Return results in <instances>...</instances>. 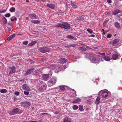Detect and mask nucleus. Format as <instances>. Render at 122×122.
I'll list each match as a JSON object with an SVG mask.
<instances>
[{
  "instance_id": "nucleus-29",
  "label": "nucleus",
  "mask_w": 122,
  "mask_h": 122,
  "mask_svg": "<svg viewBox=\"0 0 122 122\" xmlns=\"http://www.w3.org/2000/svg\"><path fill=\"white\" fill-rule=\"evenodd\" d=\"M7 92L6 90L5 89H1L0 90V92L2 93H5Z\"/></svg>"
},
{
  "instance_id": "nucleus-54",
  "label": "nucleus",
  "mask_w": 122,
  "mask_h": 122,
  "mask_svg": "<svg viewBox=\"0 0 122 122\" xmlns=\"http://www.w3.org/2000/svg\"><path fill=\"white\" fill-rule=\"evenodd\" d=\"M28 122H37V121H28Z\"/></svg>"
},
{
  "instance_id": "nucleus-55",
  "label": "nucleus",
  "mask_w": 122,
  "mask_h": 122,
  "mask_svg": "<svg viewBox=\"0 0 122 122\" xmlns=\"http://www.w3.org/2000/svg\"><path fill=\"white\" fill-rule=\"evenodd\" d=\"M99 78H98L97 79H93V81H94V80H99Z\"/></svg>"
},
{
  "instance_id": "nucleus-39",
  "label": "nucleus",
  "mask_w": 122,
  "mask_h": 122,
  "mask_svg": "<svg viewBox=\"0 0 122 122\" xmlns=\"http://www.w3.org/2000/svg\"><path fill=\"white\" fill-rule=\"evenodd\" d=\"M3 20L4 21V23L6 24L7 22V20L6 19L5 17L3 18Z\"/></svg>"
},
{
  "instance_id": "nucleus-11",
  "label": "nucleus",
  "mask_w": 122,
  "mask_h": 122,
  "mask_svg": "<svg viewBox=\"0 0 122 122\" xmlns=\"http://www.w3.org/2000/svg\"><path fill=\"white\" fill-rule=\"evenodd\" d=\"M70 25L66 22H63V28L66 29H70Z\"/></svg>"
},
{
  "instance_id": "nucleus-64",
  "label": "nucleus",
  "mask_w": 122,
  "mask_h": 122,
  "mask_svg": "<svg viewBox=\"0 0 122 122\" xmlns=\"http://www.w3.org/2000/svg\"><path fill=\"white\" fill-rule=\"evenodd\" d=\"M22 122H27L26 121H22Z\"/></svg>"
},
{
  "instance_id": "nucleus-13",
  "label": "nucleus",
  "mask_w": 122,
  "mask_h": 122,
  "mask_svg": "<svg viewBox=\"0 0 122 122\" xmlns=\"http://www.w3.org/2000/svg\"><path fill=\"white\" fill-rule=\"evenodd\" d=\"M102 60L104 59L105 61H108L111 60V58L108 56H104L102 57Z\"/></svg>"
},
{
  "instance_id": "nucleus-9",
  "label": "nucleus",
  "mask_w": 122,
  "mask_h": 122,
  "mask_svg": "<svg viewBox=\"0 0 122 122\" xmlns=\"http://www.w3.org/2000/svg\"><path fill=\"white\" fill-rule=\"evenodd\" d=\"M66 38L72 41H76L77 39V38L76 37L73 36L71 35H69L67 36Z\"/></svg>"
},
{
  "instance_id": "nucleus-36",
  "label": "nucleus",
  "mask_w": 122,
  "mask_h": 122,
  "mask_svg": "<svg viewBox=\"0 0 122 122\" xmlns=\"http://www.w3.org/2000/svg\"><path fill=\"white\" fill-rule=\"evenodd\" d=\"M15 10V8L14 7L11 8L10 10V11L11 12H14Z\"/></svg>"
},
{
  "instance_id": "nucleus-35",
  "label": "nucleus",
  "mask_w": 122,
  "mask_h": 122,
  "mask_svg": "<svg viewBox=\"0 0 122 122\" xmlns=\"http://www.w3.org/2000/svg\"><path fill=\"white\" fill-rule=\"evenodd\" d=\"M79 110L81 111H84L83 107L81 105H79Z\"/></svg>"
},
{
  "instance_id": "nucleus-56",
  "label": "nucleus",
  "mask_w": 122,
  "mask_h": 122,
  "mask_svg": "<svg viewBox=\"0 0 122 122\" xmlns=\"http://www.w3.org/2000/svg\"><path fill=\"white\" fill-rule=\"evenodd\" d=\"M41 114L42 115H43L45 114H47V113H41Z\"/></svg>"
},
{
  "instance_id": "nucleus-34",
  "label": "nucleus",
  "mask_w": 122,
  "mask_h": 122,
  "mask_svg": "<svg viewBox=\"0 0 122 122\" xmlns=\"http://www.w3.org/2000/svg\"><path fill=\"white\" fill-rule=\"evenodd\" d=\"M31 21V22L35 24H36L40 22V21L38 20H33Z\"/></svg>"
},
{
  "instance_id": "nucleus-42",
  "label": "nucleus",
  "mask_w": 122,
  "mask_h": 122,
  "mask_svg": "<svg viewBox=\"0 0 122 122\" xmlns=\"http://www.w3.org/2000/svg\"><path fill=\"white\" fill-rule=\"evenodd\" d=\"M28 43V41H24L23 42V44L24 45H27Z\"/></svg>"
},
{
  "instance_id": "nucleus-59",
  "label": "nucleus",
  "mask_w": 122,
  "mask_h": 122,
  "mask_svg": "<svg viewBox=\"0 0 122 122\" xmlns=\"http://www.w3.org/2000/svg\"><path fill=\"white\" fill-rule=\"evenodd\" d=\"M102 34L103 35H105V33L104 32H103L102 33Z\"/></svg>"
},
{
  "instance_id": "nucleus-49",
  "label": "nucleus",
  "mask_w": 122,
  "mask_h": 122,
  "mask_svg": "<svg viewBox=\"0 0 122 122\" xmlns=\"http://www.w3.org/2000/svg\"><path fill=\"white\" fill-rule=\"evenodd\" d=\"M6 11L5 10H0V13H4Z\"/></svg>"
},
{
  "instance_id": "nucleus-51",
  "label": "nucleus",
  "mask_w": 122,
  "mask_h": 122,
  "mask_svg": "<svg viewBox=\"0 0 122 122\" xmlns=\"http://www.w3.org/2000/svg\"><path fill=\"white\" fill-rule=\"evenodd\" d=\"M90 37H95V35H90Z\"/></svg>"
},
{
  "instance_id": "nucleus-25",
  "label": "nucleus",
  "mask_w": 122,
  "mask_h": 122,
  "mask_svg": "<svg viewBox=\"0 0 122 122\" xmlns=\"http://www.w3.org/2000/svg\"><path fill=\"white\" fill-rule=\"evenodd\" d=\"M60 61H61L60 63H65L67 61V60L64 58H61L60 59Z\"/></svg>"
},
{
  "instance_id": "nucleus-6",
  "label": "nucleus",
  "mask_w": 122,
  "mask_h": 122,
  "mask_svg": "<svg viewBox=\"0 0 122 122\" xmlns=\"http://www.w3.org/2000/svg\"><path fill=\"white\" fill-rule=\"evenodd\" d=\"M39 50L40 52L43 53L47 52L49 51V50L48 48L44 47L40 48Z\"/></svg>"
},
{
  "instance_id": "nucleus-41",
  "label": "nucleus",
  "mask_w": 122,
  "mask_h": 122,
  "mask_svg": "<svg viewBox=\"0 0 122 122\" xmlns=\"http://www.w3.org/2000/svg\"><path fill=\"white\" fill-rule=\"evenodd\" d=\"M10 16V14L9 13H8L5 15V16L7 17H9Z\"/></svg>"
},
{
  "instance_id": "nucleus-46",
  "label": "nucleus",
  "mask_w": 122,
  "mask_h": 122,
  "mask_svg": "<svg viewBox=\"0 0 122 122\" xmlns=\"http://www.w3.org/2000/svg\"><path fill=\"white\" fill-rule=\"evenodd\" d=\"M119 2H117L115 3V5L116 6H118L119 5H119Z\"/></svg>"
},
{
  "instance_id": "nucleus-53",
  "label": "nucleus",
  "mask_w": 122,
  "mask_h": 122,
  "mask_svg": "<svg viewBox=\"0 0 122 122\" xmlns=\"http://www.w3.org/2000/svg\"><path fill=\"white\" fill-rule=\"evenodd\" d=\"M8 30L9 31H10L11 30V29H10V28H8Z\"/></svg>"
},
{
  "instance_id": "nucleus-43",
  "label": "nucleus",
  "mask_w": 122,
  "mask_h": 122,
  "mask_svg": "<svg viewBox=\"0 0 122 122\" xmlns=\"http://www.w3.org/2000/svg\"><path fill=\"white\" fill-rule=\"evenodd\" d=\"M112 36V35L111 34H108L107 36V37L108 38H110Z\"/></svg>"
},
{
  "instance_id": "nucleus-27",
  "label": "nucleus",
  "mask_w": 122,
  "mask_h": 122,
  "mask_svg": "<svg viewBox=\"0 0 122 122\" xmlns=\"http://www.w3.org/2000/svg\"><path fill=\"white\" fill-rule=\"evenodd\" d=\"M63 22L60 23L56 25V26L60 28H63Z\"/></svg>"
},
{
  "instance_id": "nucleus-30",
  "label": "nucleus",
  "mask_w": 122,
  "mask_h": 122,
  "mask_svg": "<svg viewBox=\"0 0 122 122\" xmlns=\"http://www.w3.org/2000/svg\"><path fill=\"white\" fill-rule=\"evenodd\" d=\"M36 43V41H32L29 45V46H31L34 45Z\"/></svg>"
},
{
  "instance_id": "nucleus-50",
  "label": "nucleus",
  "mask_w": 122,
  "mask_h": 122,
  "mask_svg": "<svg viewBox=\"0 0 122 122\" xmlns=\"http://www.w3.org/2000/svg\"><path fill=\"white\" fill-rule=\"evenodd\" d=\"M107 2L109 3H111V0H107Z\"/></svg>"
},
{
  "instance_id": "nucleus-57",
  "label": "nucleus",
  "mask_w": 122,
  "mask_h": 122,
  "mask_svg": "<svg viewBox=\"0 0 122 122\" xmlns=\"http://www.w3.org/2000/svg\"><path fill=\"white\" fill-rule=\"evenodd\" d=\"M94 49H98V48L97 47H94Z\"/></svg>"
},
{
  "instance_id": "nucleus-18",
  "label": "nucleus",
  "mask_w": 122,
  "mask_h": 122,
  "mask_svg": "<svg viewBox=\"0 0 122 122\" xmlns=\"http://www.w3.org/2000/svg\"><path fill=\"white\" fill-rule=\"evenodd\" d=\"M35 75L36 76H40L41 75V71L38 70H36L35 71Z\"/></svg>"
},
{
  "instance_id": "nucleus-38",
  "label": "nucleus",
  "mask_w": 122,
  "mask_h": 122,
  "mask_svg": "<svg viewBox=\"0 0 122 122\" xmlns=\"http://www.w3.org/2000/svg\"><path fill=\"white\" fill-rule=\"evenodd\" d=\"M86 30L89 33H90V34H92L93 33V32L91 30V29L89 28L87 29Z\"/></svg>"
},
{
  "instance_id": "nucleus-24",
  "label": "nucleus",
  "mask_w": 122,
  "mask_h": 122,
  "mask_svg": "<svg viewBox=\"0 0 122 122\" xmlns=\"http://www.w3.org/2000/svg\"><path fill=\"white\" fill-rule=\"evenodd\" d=\"M15 36V35L14 34L11 35L7 38V40L9 41H10Z\"/></svg>"
},
{
  "instance_id": "nucleus-21",
  "label": "nucleus",
  "mask_w": 122,
  "mask_h": 122,
  "mask_svg": "<svg viewBox=\"0 0 122 122\" xmlns=\"http://www.w3.org/2000/svg\"><path fill=\"white\" fill-rule=\"evenodd\" d=\"M47 6L48 7L53 9H54L55 8V6L53 4H47Z\"/></svg>"
},
{
  "instance_id": "nucleus-15",
  "label": "nucleus",
  "mask_w": 122,
  "mask_h": 122,
  "mask_svg": "<svg viewBox=\"0 0 122 122\" xmlns=\"http://www.w3.org/2000/svg\"><path fill=\"white\" fill-rule=\"evenodd\" d=\"M66 67L65 66H63V67H61V66H59V67H58L56 68L57 70V72H59L61 70H64L66 68Z\"/></svg>"
},
{
  "instance_id": "nucleus-47",
  "label": "nucleus",
  "mask_w": 122,
  "mask_h": 122,
  "mask_svg": "<svg viewBox=\"0 0 122 122\" xmlns=\"http://www.w3.org/2000/svg\"><path fill=\"white\" fill-rule=\"evenodd\" d=\"M71 5L74 8H75L77 7L76 5H75L73 4H72Z\"/></svg>"
},
{
  "instance_id": "nucleus-32",
  "label": "nucleus",
  "mask_w": 122,
  "mask_h": 122,
  "mask_svg": "<svg viewBox=\"0 0 122 122\" xmlns=\"http://www.w3.org/2000/svg\"><path fill=\"white\" fill-rule=\"evenodd\" d=\"M78 49L82 51H85L86 50V48L82 47H80Z\"/></svg>"
},
{
  "instance_id": "nucleus-19",
  "label": "nucleus",
  "mask_w": 122,
  "mask_h": 122,
  "mask_svg": "<svg viewBox=\"0 0 122 122\" xmlns=\"http://www.w3.org/2000/svg\"><path fill=\"white\" fill-rule=\"evenodd\" d=\"M121 12L120 10L118 9H117L112 12L113 15H116Z\"/></svg>"
},
{
  "instance_id": "nucleus-23",
  "label": "nucleus",
  "mask_w": 122,
  "mask_h": 122,
  "mask_svg": "<svg viewBox=\"0 0 122 122\" xmlns=\"http://www.w3.org/2000/svg\"><path fill=\"white\" fill-rule=\"evenodd\" d=\"M100 96H98L97 98L96 101L95 102V103L97 105H98L99 104L100 102Z\"/></svg>"
},
{
  "instance_id": "nucleus-37",
  "label": "nucleus",
  "mask_w": 122,
  "mask_h": 122,
  "mask_svg": "<svg viewBox=\"0 0 122 122\" xmlns=\"http://www.w3.org/2000/svg\"><path fill=\"white\" fill-rule=\"evenodd\" d=\"M115 26L117 28H119L120 27L119 24V23L117 22H115Z\"/></svg>"
},
{
  "instance_id": "nucleus-26",
  "label": "nucleus",
  "mask_w": 122,
  "mask_h": 122,
  "mask_svg": "<svg viewBox=\"0 0 122 122\" xmlns=\"http://www.w3.org/2000/svg\"><path fill=\"white\" fill-rule=\"evenodd\" d=\"M81 100L79 98H77L75 99L73 102V103H79L81 102Z\"/></svg>"
},
{
  "instance_id": "nucleus-31",
  "label": "nucleus",
  "mask_w": 122,
  "mask_h": 122,
  "mask_svg": "<svg viewBox=\"0 0 122 122\" xmlns=\"http://www.w3.org/2000/svg\"><path fill=\"white\" fill-rule=\"evenodd\" d=\"M76 45L75 44H71L70 45H69V46H67L65 47H75L76 46Z\"/></svg>"
},
{
  "instance_id": "nucleus-4",
  "label": "nucleus",
  "mask_w": 122,
  "mask_h": 122,
  "mask_svg": "<svg viewBox=\"0 0 122 122\" xmlns=\"http://www.w3.org/2000/svg\"><path fill=\"white\" fill-rule=\"evenodd\" d=\"M56 78L55 77H53L51 79L50 82H49L48 83V86H51L55 84L56 82Z\"/></svg>"
},
{
  "instance_id": "nucleus-58",
  "label": "nucleus",
  "mask_w": 122,
  "mask_h": 122,
  "mask_svg": "<svg viewBox=\"0 0 122 122\" xmlns=\"http://www.w3.org/2000/svg\"><path fill=\"white\" fill-rule=\"evenodd\" d=\"M25 19L27 20H28L29 19V18L28 17H26L25 18Z\"/></svg>"
},
{
  "instance_id": "nucleus-2",
  "label": "nucleus",
  "mask_w": 122,
  "mask_h": 122,
  "mask_svg": "<svg viewBox=\"0 0 122 122\" xmlns=\"http://www.w3.org/2000/svg\"><path fill=\"white\" fill-rule=\"evenodd\" d=\"M100 95L102 100L106 99L108 95L107 91L106 90H101L99 92Z\"/></svg>"
},
{
  "instance_id": "nucleus-22",
  "label": "nucleus",
  "mask_w": 122,
  "mask_h": 122,
  "mask_svg": "<svg viewBox=\"0 0 122 122\" xmlns=\"http://www.w3.org/2000/svg\"><path fill=\"white\" fill-rule=\"evenodd\" d=\"M119 39L117 38L115 39L112 41V43L114 45H115L119 41Z\"/></svg>"
},
{
  "instance_id": "nucleus-5",
  "label": "nucleus",
  "mask_w": 122,
  "mask_h": 122,
  "mask_svg": "<svg viewBox=\"0 0 122 122\" xmlns=\"http://www.w3.org/2000/svg\"><path fill=\"white\" fill-rule=\"evenodd\" d=\"M66 88L65 85H61L56 87V89L58 91V92H62L65 90Z\"/></svg>"
},
{
  "instance_id": "nucleus-33",
  "label": "nucleus",
  "mask_w": 122,
  "mask_h": 122,
  "mask_svg": "<svg viewBox=\"0 0 122 122\" xmlns=\"http://www.w3.org/2000/svg\"><path fill=\"white\" fill-rule=\"evenodd\" d=\"M72 108L74 110H76L78 108V106L76 105H74L72 107Z\"/></svg>"
},
{
  "instance_id": "nucleus-62",
  "label": "nucleus",
  "mask_w": 122,
  "mask_h": 122,
  "mask_svg": "<svg viewBox=\"0 0 122 122\" xmlns=\"http://www.w3.org/2000/svg\"><path fill=\"white\" fill-rule=\"evenodd\" d=\"M58 113V112H55V114H57Z\"/></svg>"
},
{
  "instance_id": "nucleus-48",
  "label": "nucleus",
  "mask_w": 122,
  "mask_h": 122,
  "mask_svg": "<svg viewBox=\"0 0 122 122\" xmlns=\"http://www.w3.org/2000/svg\"><path fill=\"white\" fill-rule=\"evenodd\" d=\"M73 92L74 93V95L75 96L76 94V92L74 90H73Z\"/></svg>"
},
{
  "instance_id": "nucleus-12",
  "label": "nucleus",
  "mask_w": 122,
  "mask_h": 122,
  "mask_svg": "<svg viewBox=\"0 0 122 122\" xmlns=\"http://www.w3.org/2000/svg\"><path fill=\"white\" fill-rule=\"evenodd\" d=\"M34 70L35 68H33L29 69L28 70L26 71V72L25 74V75H29Z\"/></svg>"
},
{
  "instance_id": "nucleus-63",
  "label": "nucleus",
  "mask_w": 122,
  "mask_h": 122,
  "mask_svg": "<svg viewBox=\"0 0 122 122\" xmlns=\"http://www.w3.org/2000/svg\"><path fill=\"white\" fill-rule=\"evenodd\" d=\"M26 1L27 2H29V0H26Z\"/></svg>"
},
{
  "instance_id": "nucleus-20",
  "label": "nucleus",
  "mask_w": 122,
  "mask_h": 122,
  "mask_svg": "<svg viewBox=\"0 0 122 122\" xmlns=\"http://www.w3.org/2000/svg\"><path fill=\"white\" fill-rule=\"evenodd\" d=\"M49 76L48 74H44L43 76V78L44 81H46L49 78Z\"/></svg>"
},
{
  "instance_id": "nucleus-14",
  "label": "nucleus",
  "mask_w": 122,
  "mask_h": 122,
  "mask_svg": "<svg viewBox=\"0 0 122 122\" xmlns=\"http://www.w3.org/2000/svg\"><path fill=\"white\" fill-rule=\"evenodd\" d=\"M20 104L23 106H29L30 105V104L29 102H22Z\"/></svg>"
},
{
  "instance_id": "nucleus-40",
  "label": "nucleus",
  "mask_w": 122,
  "mask_h": 122,
  "mask_svg": "<svg viewBox=\"0 0 122 122\" xmlns=\"http://www.w3.org/2000/svg\"><path fill=\"white\" fill-rule=\"evenodd\" d=\"M24 93L26 95H28L29 93V92L26 91H24Z\"/></svg>"
},
{
  "instance_id": "nucleus-44",
  "label": "nucleus",
  "mask_w": 122,
  "mask_h": 122,
  "mask_svg": "<svg viewBox=\"0 0 122 122\" xmlns=\"http://www.w3.org/2000/svg\"><path fill=\"white\" fill-rule=\"evenodd\" d=\"M15 94L16 96H18L19 94V93L18 92H15Z\"/></svg>"
},
{
  "instance_id": "nucleus-45",
  "label": "nucleus",
  "mask_w": 122,
  "mask_h": 122,
  "mask_svg": "<svg viewBox=\"0 0 122 122\" xmlns=\"http://www.w3.org/2000/svg\"><path fill=\"white\" fill-rule=\"evenodd\" d=\"M98 53L99 54L101 55L102 56H105V54L104 53H100L99 52Z\"/></svg>"
},
{
  "instance_id": "nucleus-16",
  "label": "nucleus",
  "mask_w": 122,
  "mask_h": 122,
  "mask_svg": "<svg viewBox=\"0 0 122 122\" xmlns=\"http://www.w3.org/2000/svg\"><path fill=\"white\" fill-rule=\"evenodd\" d=\"M29 16L32 19H37L38 18V17L35 14H31L29 15Z\"/></svg>"
},
{
  "instance_id": "nucleus-17",
  "label": "nucleus",
  "mask_w": 122,
  "mask_h": 122,
  "mask_svg": "<svg viewBox=\"0 0 122 122\" xmlns=\"http://www.w3.org/2000/svg\"><path fill=\"white\" fill-rule=\"evenodd\" d=\"M18 111H19V110L18 109V108H14L13 109L12 112L13 113H16V112H18ZM11 112H10V113L9 114L10 115H12L14 114V113H11Z\"/></svg>"
},
{
  "instance_id": "nucleus-52",
  "label": "nucleus",
  "mask_w": 122,
  "mask_h": 122,
  "mask_svg": "<svg viewBox=\"0 0 122 122\" xmlns=\"http://www.w3.org/2000/svg\"><path fill=\"white\" fill-rule=\"evenodd\" d=\"M52 71H50V72L49 73V75H52Z\"/></svg>"
},
{
  "instance_id": "nucleus-10",
  "label": "nucleus",
  "mask_w": 122,
  "mask_h": 122,
  "mask_svg": "<svg viewBox=\"0 0 122 122\" xmlns=\"http://www.w3.org/2000/svg\"><path fill=\"white\" fill-rule=\"evenodd\" d=\"M22 89L25 90L30 91V89L28 86L26 84H24L22 86Z\"/></svg>"
},
{
  "instance_id": "nucleus-7",
  "label": "nucleus",
  "mask_w": 122,
  "mask_h": 122,
  "mask_svg": "<svg viewBox=\"0 0 122 122\" xmlns=\"http://www.w3.org/2000/svg\"><path fill=\"white\" fill-rule=\"evenodd\" d=\"M10 70L9 73V75L13 74L15 72L16 67L15 66H14L12 67H10Z\"/></svg>"
},
{
  "instance_id": "nucleus-61",
  "label": "nucleus",
  "mask_w": 122,
  "mask_h": 122,
  "mask_svg": "<svg viewBox=\"0 0 122 122\" xmlns=\"http://www.w3.org/2000/svg\"><path fill=\"white\" fill-rule=\"evenodd\" d=\"M14 20H15V21H16V20H17V18H16V17H15V18H14Z\"/></svg>"
},
{
  "instance_id": "nucleus-28",
  "label": "nucleus",
  "mask_w": 122,
  "mask_h": 122,
  "mask_svg": "<svg viewBox=\"0 0 122 122\" xmlns=\"http://www.w3.org/2000/svg\"><path fill=\"white\" fill-rule=\"evenodd\" d=\"M84 18V16L83 15L77 18V19L79 20H83Z\"/></svg>"
},
{
  "instance_id": "nucleus-8",
  "label": "nucleus",
  "mask_w": 122,
  "mask_h": 122,
  "mask_svg": "<svg viewBox=\"0 0 122 122\" xmlns=\"http://www.w3.org/2000/svg\"><path fill=\"white\" fill-rule=\"evenodd\" d=\"M119 56V54L117 53H116L112 55V57L113 60H116L117 59Z\"/></svg>"
},
{
  "instance_id": "nucleus-60",
  "label": "nucleus",
  "mask_w": 122,
  "mask_h": 122,
  "mask_svg": "<svg viewBox=\"0 0 122 122\" xmlns=\"http://www.w3.org/2000/svg\"><path fill=\"white\" fill-rule=\"evenodd\" d=\"M11 21H14V20L13 19H11Z\"/></svg>"
},
{
  "instance_id": "nucleus-1",
  "label": "nucleus",
  "mask_w": 122,
  "mask_h": 122,
  "mask_svg": "<svg viewBox=\"0 0 122 122\" xmlns=\"http://www.w3.org/2000/svg\"><path fill=\"white\" fill-rule=\"evenodd\" d=\"M87 56H89V60L92 63H98L100 61H103V60H102V58H98V57H97L96 56H93L92 55L90 54H88Z\"/></svg>"
},
{
  "instance_id": "nucleus-3",
  "label": "nucleus",
  "mask_w": 122,
  "mask_h": 122,
  "mask_svg": "<svg viewBox=\"0 0 122 122\" xmlns=\"http://www.w3.org/2000/svg\"><path fill=\"white\" fill-rule=\"evenodd\" d=\"M38 88L39 90L42 91L47 89V86L44 82H41V84L39 85Z\"/></svg>"
}]
</instances>
